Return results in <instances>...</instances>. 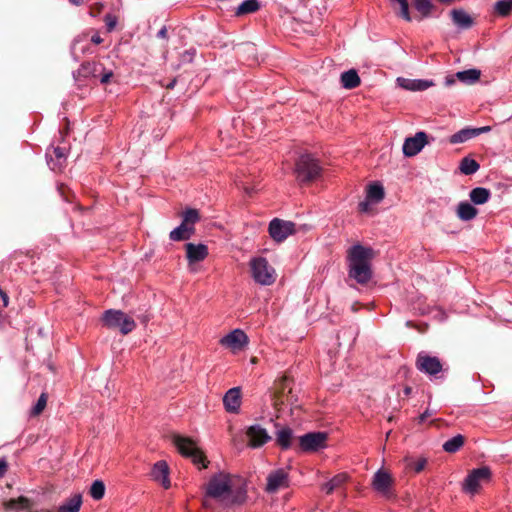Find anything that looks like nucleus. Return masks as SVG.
Instances as JSON below:
<instances>
[{
    "label": "nucleus",
    "mask_w": 512,
    "mask_h": 512,
    "mask_svg": "<svg viewBox=\"0 0 512 512\" xmlns=\"http://www.w3.org/2000/svg\"><path fill=\"white\" fill-rule=\"evenodd\" d=\"M236 185L243 189L244 192L248 195H251L254 192V188L249 187L246 182H243L241 180H236Z\"/></svg>",
    "instance_id": "nucleus-45"
},
{
    "label": "nucleus",
    "mask_w": 512,
    "mask_h": 512,
    "mask_svg": "<svg viewBox=\"0 0 512 512\" xmlns=\"http://www.w3.org/2000/svg\"><path fill=\"white\" fill-rule=\"evenodd\" d=\"M393 4V8H399L398 15L403 18L405 21L410 22L411 16L409 13V4L408 0H390Z\"/></svg>",
    "instance_id": "nucleus-35"
},
{
    "label": "nucleus",
    "mask_w": 512,
    "mask_h": 512,
    "mask_svg": "<svg viewBox=\"0 0 512 512\" xmlns=\"http://www.w3.org/2000/svg\"><path fill=\"white\" fill-rule=\"evenodd\" d=\"M102 8H103V4H101V3L96 4V11L97 12H100Z\"/></svg>",
    "instance_id": "nucleus-58"
},
{
    "label": "nucleus",
    "mask_w": 512,
    "mask_h": 512,
    "mask_svg": "<svg viewBox=\"0 0 512 512\" xmlns=\"http://www.w3.org/2000/svg\"><path fill=\"white\" fill-rule=\"evenodd\" d=\"M199 220V213L196 209H187L183 213L182 223L190 228H194V224Z\"/></svg>",
    "instance_id": "nucleus-38"
},
{
    "label": "nucleus",
    "mask_w": 512,
    "mask_h": 512,
    "mask_svg": "<svg viewBox=\"0 0 512 512\" xmlns=\"http://www.w3.org/2000/svg\"><path fill=\"white\" fill-rule=\"evenodd\" d=\"M432 413L427 409L419 416V422H424Z\"/></svg>",
    "instance_id": "nucleus-51"
},
{
    "label": "nucleus",
    "mask_w": 512,
    "mask_h": 512,
    "mask_svg": "<svg viewBox=\"0 0 512 512\" xmlns=\"http://www.w3.org/2000/svg\"><path fill=\"white\" fill-rule=\"evenodd\" d=\"M219 343L221 346L229 349L232 353H238L246 348L249 338L241 329H234L227 335L223 336Z\"/></svg>",
    "instance_id": "nucleus-9"
},
{
    "label": "nucleus",
    "mask_w": 512,
    "mask_h": 512,
    "mask_svg": "<svg viewBox=\"0 0 512 512\" xmlns=\"http://www.w3.org/2000/svg\"><path fill=\"white\" fill-rule=\"evenodd\" d=\"M151 476L153 480L159 482L165 489L170 487L169 467L165 461H158L154 464Z\"/></svg>",
    "instance_id": "nucleus-18"
},
{
    "label": "nucleus",
    "mask_w": 512,
    "mask_h": 512,
    "mask_svg": "<svg viewBox=\"0 0 512 512\" xmlns=\"http://www.w3.org/2000/svg\"><path fill=\"white\" fill-rule=\"evenodd\" d=\"M340 81L345 89H354L360 85V77L354 69L343 72Z\"/></svg>",
    "instance_id": "nucleus-24"
},
{
    "label": "nucleus",
    "mask_w": 512,
    "mask_h": 512,
    "mask_svg": "<svg viewBox=\"0 0 512 512\" xmlns=\"http://www.w3.org/2000/svg\"><path fill=\"white\" fill-rule=\"evenodd\" d=\"M81 70L84 75H91L93 77H99L102 84H107L113 76L111 70H106L101 63L87 62L81 65Z\"/></svg>",
    "instance_id": "nucleus-16"
},
{
    "label": "nucleus",
    "mask_w": 512,
    "mask_h": 512,
    "mask_svg": "<svg viewBox=\"0 0 512 512\" xmlns=\"http://www.w3.org/2000/svg\"><path fill=\"white\" fill-rule=\"evenodd\" d=\"M106 28L108 32L113 31L116 28L118 18L113 14H106L104 17Z\"/></svg>",
    "instance_id": "nucleus-42"
},
{
    "label": "nucleus",
    "mask_w": 512,
    "mask_h": 512,
    "mask_svg": "<svg viewBox=\"0 0 512 512\" xmlns=\"http://www.w3.org/2000/svg\"><path fill=\"white\" fill-rule=\"evenodd\" d=\"M473 131L475 132V137L482 134V133H486V132H489L491 130L490 126H483V127H480V128H472Z\"/></svg>",
    "instance_id": "nucleus-48"
},
{
    "label": "nucleus",
    "mask_w": 512,
    "mask_h": 512,
    "mask_svg": "<svg viewBox=\"0 0 512 512\" xmlns=\"http://www.w3.org/2000/svg\"><path fill=\"white\" fill-rule=\"evenodd\" d=\"M477 209L468 202H461L457 208V216L463 221H469L476 217Z\"/></svg>",
    "instance_id": "nucleus-26"
},
{
    "label": "nucleus",
    "mask_w": 512,
    "mask_h": 512,
    "mask_svg": "<svg viewBox=\"0 0 512 512\" xmlns=\"http://www.w3.org/2000/svg\"><path fill=\"white\" fill-rule=\"evenodd\" d=\"M453 23L460 29H468L473 24L471 16L462 9H454L451 11Z\"/></svg>",
    "instance_id": "nucleus-21"
},
{
    "label": "nucleus",
    "mask_w": 512,
    "mask_h": 512,
    "mask_svg": "<svg viewBox=\"0 0 512 512\" xmlns=\"http://www.w3.org/2000/svg\"><path fill=\"white\" fill-rule=\"evenodd\" d=\"M479 164L472 158L465 157L461 160L459 169L465 175H472L479 170Z\"/></svg>",
    "instance_id": "nucleus-30"
},
{
    "label": "nucleus",
    "mask_w": 512,
    "mask_h": 512,
    "mask_svg": "<svg viewBox=\"0 0 512 512\" xmlns=\"http://www.w3.org/2000/svg\"><path fill=\"white\" fill-rule=\"evenodd\" d=\"M46 404H47V395L45 393H42L39 396L36 404L32 408V411H31L32 415L37 416V415L41 414L42 411L45 409Z\"/></svg>",
    "instance_id": "nucleus-40"
},
{
    "label": "nucleus",
    "mask_w": 512,
    "mask_h": 512,
    "mask_svg": "<svg viewBox=\"0 0 512 512\" xmlns=\"http://www.w3.org/2000/svg\"><path fill=\"white\" fill-rule=\"evenodd\" d=\"M245 434L251 448H259L271 440L268 431L259 424L248 426Z\"/></svg>",
    "instance_id": "nucleus-13"
},
{
    "label": "nucleus",
    "mask_w": 512,
    "mask_h": 512,
    "mask_svg": "<svg viewBox=\"0 0 512 512\" xmlns=\"http://www.w3.org/2000/svg\"><path fill=\"white\" fill-rule=\"evenodd\" d=\"M91 41H92V43L99 45L103 42V39L101 38V36L99 34H94L91 37Z\"/></svg>",
    "instance_id": "nucleus-50"
},
{
    "label": "nucleus",
    "mask_w": 512,
    "mask_h": 512,
    "mask_svg": "<svg viewBox=\"0 0 512 512\" xmlns=\"http://www.w3.org/2000/svg\"><path fill=\"white\" fill-rule=\"evenodd\" d=\"M384 187L379 182H374L367 187L366 198L374 204L381 202L384 199Z\"/></svg>",
    "instance_id": "nucleus-22"
},
{
    "label": "nucleus",
    "mask_w": 512,
    "mask_h": 512,
    "mask_svg": "<svg viewBox=\"0 0 512 512\" xmlns=\"http://www.w3.org/2000/svg\"><path fill=\"white\" fill-rule=\"evenodd\" d=\"M28 505V500L24 497H20L18 499H12L7 503V508L15 509V508H26Z\"/></svg>",
    "instance_id": "nucleus-41"
},
{
    "label": "nucleus",
    "mask_w": 512,
    "mask_h": 512,
    "mask_svg": "<svg viewBox=\"0 0 512 512\" xmlns=\"http://www.w3.org/2000/svg\"><path fill=\"white\" fill-rule=\"evenodd\" d=\"M0 291H3V290L0 288Z\"/></svg>",
    "instance_id": "nucleus-61"
},
{
    "label": "nucleus",
    "mask_w": 512,
    "mask_h": 512,
    "mask_svg": "<svg viewBox=\"0 0 512 512\" xmlns=\"http://www.w3.org/2000/svg\"><path fill=\"white\" fill-rule=\"evenodd\" d=\"M157 36H158L159 38H166V37H167V29H166V27H162V28L158 31Z\"/></svg>",
    "instance_id": "nucleus-53"
},
{
    "label": "nucleus",
    "mask_w": 512,
    "mask_h": 512,
    "mask_svg": "<svg viewBox=\"0 0 512 512\" xmlns=\"http://www.w3.org/2000/svg\"><path fill=\"white\" fill-rule=\"evenodd\" d=\"M101 320L106 328L119 330L123 335L132 332L136 327L134 319L121 310H106Z\"/></svg>",
    "instance_id": "nucleus-5"
},
{
    "label": "nucleus",
    "mask_w": 512,
    "mask_h": 512,
    "mask_svg": "<svg viewBox=\"0 0 512 512\" xmlns=\"http://www.w3.org/2000/svg\"><path fill=\"white\" fill-rule=\"evenodd\" d=\"M280 402L281 401L278 398H276L274 401V405L277 407L280 404Z\"/></svg>",
    "instance_id": "nucleus-59"
},
{
    "label": "nucleus",
    "mask_w": 512,
    "mask_h": 512,
    "mask_svg": "<svg viewBox=\"0 0 512 512\" xmlns=\"http://www.w3.org/2000/svg\"><path fill=\"white\" fill-rule=\"evenodd\" d=\"M260 5L258 0H244L237 8V15H244L253 13L259 9Z\"/></svg>",
    "instance_id": "nucleus-34"
},
{
    "label": "nucleus",
    "mask_w": 512,
    "mask_h": 512,
    "mask_svg": "<svg viewBox=\"0 0 512 512\" xmlns=\"http://www.w3.org/2000/svg\"><path fill=\"white\" fill-rule=\"evenodd\" d=\"M265 491L273 494L280 489H286L290 486L289 473L285 468H278L271 471L267 476Z\"/></svg>",
    "instance_id": "nucleus-10"
},
{
    "label": "nucleus",
    "mask_w": 512,
    "mask_h": 512,
    "mask_svg": "<svg viewBox=\"0 0 512 512\" xmlns=\"http://www.w3.org/2000/svg\"><path fill=\"white\" fill-rule=\"evenodd\" d=\"M480 71L477 69H468L464 71H459L455 74V77L461 82L472 84L479 80Z\"/></svg>",
    "instance_id": "nucleus-28"
},
{
    "label": "nucleus",
    "mask_w": 512,
    "mask_h": 512,
    "mask_svg": "<svg viewBox=\"0 0 512 512\" xmlns=\"http://www.w3.org/2000/svg\"><path fill=\"white\" fill-rule=\"evenodd\" d=\"M346 475L345 474H338L334 476L331 480L324 483L322 485V490L325 491L327 494L332 493L336 488L341 486L346 481Z\"/></svg>",
    "instance_id": "nucleus-33"
},
{
    "label": "nucleus",
    "mask_w": 512,
    "mask_h": 512,
    "mask_svg": "<svg viewBox=\"0 0 512 512\" xmlns=\"http://www.w3.org/2000/svg\"><path fill=\"white\" fill-rule=\"evenodd\" d=\"M185 247L187 259L190 265L203 261L208 255V248L204 244L187 243Z\"/></svg>",
    "instance_id": "nucleus-19"
},
{
    "label": "nucleus",
    "mask_w": 512,
    "mask_h": 512,
    "mask_svg": "<svg viewBox=\"0 0 512 512\" xmlns=\"http://www.w3.org/2000/svg\"><path fill=\"white\" fill-rule=\"evenodd\" d=\"M53 153H54V155L56 156V158L58 160H65V158H66L65 151L61 147H54L53 148Z\"/></svg>",
    "instance_id": "nucleus-46"
},
{
    "label": "nucleus",
    "mask_w": 512,
    "mask_h": 512,
    "mask_svg": "<svg viewBox=\"0 0 512 512\" xmlns=\"http://www.w3.org/2000/svg\"><path fill=\"white\" fill-rule=\"evenodd\" d=\"M82 505V495L80 493L74 494L64 503H62L57 512H78Z\"/></svg>",
    "instance_id": "nucleus-23"
},
{
    "label": "nucleus",
    "mask_w": 512,
    "mask_h": 512,
    "mask_svg": "<svg viewBox=\"0 0 512 512\" xmlns=\"http://www.w3.org/2000/svg\"><path fill=\"white\" fill-rule=\"evenodd\" d=\"M491 476V470L487 466L473 469L465 478L462 489L465 493L474 495L484 484L490 482Z\"/></svg>",
    "instance_id": "nucleus-8"
},
{
    "label": "nucleus",
    "mask_w": 512,
    "mask_h": 512,
    "mask_svg": "<svg viewBox=\"0 0 512 512\" xmlns=\"http://www.w3.org/2000/svg\"><path fill=\"white\" fill-rule=\"evenodd\" d=\"M426 464H427L426 458L421 457L409 465L416 473H419L426 467Z\"/></svg>",
    "instance_id": "nucleus-43"
},
{
    "label": "nucleus",
    "mask_w": 512,
    "mask_h": 512,
    "mask_svg": "<svg viewBox=\"0 0 512 512\" xmlns=\"http://www.w3.org/2000/svg\"><path fill=\"white\" fill-rule=\"evenodd\" d=\"M173 444L181 455L191 458L194 464L201 465V468L207 467L205 457L195 440L189 437L175 435L173 436Z\"/></svg>",
    "instance_id": "nucleus-7"
},
{
    "label": "nucleus",
    "mask_w": 512,
    "mask_h": 512,
    "mask_svg": "<svg viewBox=\"0 0 512 512\" xmlns=\"http://www.w3.org/2000/svg\"><path fill=\"white\" fill-rule=\"evenodd\" d=\"M195 53H196L195 49H190V50L185 51L181 55L182 62H191L193 60V57L195 56Z\"/></svg>",
    "instance_id": "nucleus-44"
},
{
    "label": "nucleus",
    "mask_w": 512,
    "mask_h": 512,
    "mask_svg": "<svg viewBox=\"0 0 512 512\" xmlns=\"http://www.w3.org/2000/svg\"><path fill=\"white\" fill-rule=\"evenodd\" d=\"M394 480L389 472L384 469H379L375 472L372 479V488L385 498H392V486Z\"/></svg>",
    "instance_id": "nucleus-11"
},
{
    "label": "nucleus",
    "mask_w": 512,
    "mask_h": 512,
    "mask_svg": "<svg viewBox=\"0 0 512 512\" xmlns=\"http://www.w3.org/2000/svg\"><path fill=\"white\" fill-rule=\"evenodd\" d=\"M475 137V132L472 128H466L458 131L457 133L453 134L450 137V143L452 144H459L466 142L469 139H472Z\"/></svg>",
    "instance_id": "nucleus-32"
},
{
    "label": "nucleus",
    "mask_w": 512,
    "mask_h": 512,
    "mask_svg": "<svg viewBox=\"0 0 512 512\" xmlns=\"http://www.w3.org/2000/svg\"><path fill=\"white\" fill-rule=\"evenodd\" d=\"M490 191L483 187H477L470 191L469 197L472 203L481 205L486 203L490 198Z\"/></svg>",
    "instance_id": "nucleus-27"
},
{
    "label": "nucleus",
    "mask_w": 512,
    "mask_h": 512,
    "mask_svg": "<svg viewBox=\"0 0 512 512\" xmlns=\"http://www.w3.org/2000/svg\"><path fill=\"white\" fill-rule=\"evenodd\" d=\"M251 277L261 286H270L277 278L276 270L264 257H253L249 261Z\"/></svg>",
    "instance_id": "nucleus-3"
},
{
    "label": "nucleus",
    "mask_w": 512,
    "mask_h": 512,
    "mask_svg": "<svg viewBox=\"0 0 512 512\" xmlns=\"http://www.w3.org/2000/svg\"><path fill=\"white\" fill-rule=\"evenodd\" d=\"M307 225L297 226L292 221H286L279 218H274L270 221L268 226V232L270 237L277 243L285 241L290 235H293L299 231L308 230Z\"/></svg>",
    "instance_id": "nucleus-6"
},
{
    "label": "nucleus",
    "mask_w": 512,
    "mask_h": 512,
    "mask_svg": "<svg viewBox=\"0 0 512 512\" xmlns=\"http://www.w3.org/2000/svg\"><path fill=\"white\" fill-rule=\"evenodd\" d=\"M415 9L421 14L422 18H426L431 14L433 4L431 0H413Z\"/></svg>",
    "instance_id": "nucleus-36"
},
{
    "label": "nucleus",
    "mask_w": 512,
    "mask_h": 512,
    "mask_svg": "<svg viewBox=\"0 0 512 512\" xmlns=\"http://www.w3.org/2000/svg\"><path fill=\"white\" fill-rule=\"evenodd\" d=\"M374 251L360 244L353 245L347 252L349 277L359 284H366L372 277L371 260Z\"/></svg>",
    "instance_id": "nucleus-2"
},
{
    "label": "nucleus",
    "mask_w": 512,
    "mask_h": 512,
    "mask_svg": "<svg viewBox=\"0 0 512 512\" xmlns=\"http://www.w3.org/2000/svg\"><path fill=\"white\" fill-rule=\"evenodd\" d=\"M246 498L247 489L244 478L220 472L214 475L207 485L204 506L210 507L211 500L219 502L224 507L240 505L246 501Z\"/></svg>",
    "instance_id": "nucleus-1"
},
{
    "label": "nucleus",
    "mask_w": 512,
    "mask_h": 512,
    "mask_svg": "<svg viewBox=\"0 0 512 512\" xmlns=\"http://www.w3.org/2000/svg\"><path fill=\"white\" fill-rule=\"evenodd\" d=\"M71 4L75 6H80L83 4V0H69Z\"/></svg>",
    "instance_id": "nucleus-55"
},
{
    "label": "nucleus",
    "mask_w": 512,
    "mask_h": 512,
    "mask_svg": "<svg viewBox=\"0 0 512 512\" xmlns=\"http://www.w3.org/2000/svg\"><path fill=\"white\" fill-rule=\"evenodd\" d=\"M0 296L2 298V301H3V305L4 306H7L8 303H9V297L8 295L4 292V291H0Z\"/></svg>",
    "instance_id": "nucleus-52"
},
{
    "label": "nucleus",
    "mask_w": 512,
    "mask_h": 512,
    "mask_svg": "<svg viewBox=\"0 0 512 512\" xmlns=\"http://www.w3.org/2000/svg\"><path fill=\"white\" fill-rule=\"evenodd\" d=\"M411 391H412L411 387H405V388H404V394H405L406 396L410 395V394H411Z\"/></svg>",
    "instance_id": "nucleus-57"
},
{
    "label": "nucleus",
    "mask_w": 512,
    "mask_h": 512,
    "mask_svg": "<svg viewBox=\"0 0 512 512\" xmlns=\"http://www.w3.org/2000/svg\"><path fill=\"white\" fill-rule=\"evenodd\" d=\"M397 83L400 87L410 91H424L434 85V83L429 80L407 79L402 77L397 78Z\"/></svg>",
    "instance_id": "nucleus-20"
},
{
    "label": "nucleus",
    "mask_w": 512,
    "mask_h": 512,
    "mask_svg": "<svg viewBox=\"0 0 512 512\" xmlns=\"http://www.w3.org/2000/svg\"><path fill=\"white\" fill-rule=\"evenodd\" d=\"M292 435V430L284 427L276 433V441L283 449H287L291 445Z\"/></svg>",
    "instance_id": "nucleus-29"
},
{
    "label": "nucleus",
    "mask_w": 512,
    "mask_h": 512,
    "mask_svg": "<svg viewBox=\"0 0 512 512\" xmlns=\"http://www.w3.org/2000/svg\"><path fill=\"white\" fill-rule=\"evenodd\" d=\"M327 434L325 432H311L299 438V444L303 451H317L325 447Z\"/></svg>",
    "instance_id": "nucleus-12"
},
{
    "label": "nucleus",
    "mask_w": 512,
    "mask_h": 512,
    "mask_svg": "<svg viewBox=\"0 0 512 512\" xmlns=\"http://www.w3.org/2000/svg\"><path fill=\"white\" fill-rule=\"evenodd\" d=\"M441 3H451L453 0H438Z\"/></svg>",
    "instance_id": "nucleus-60"
},
{
    "label": "nucleus",
    "mask_w": 512,
    "mask_h": 512,
    "mask_svg": "<svg viewBox=\"0 0 512 512\" xmlns=\"http://www.w3.org/2000/svg\"><path fill=\"white\" fill-rule=\"evenodd\" d=\"M455 83V76H447L445 78V85L450 86Z\"/></svg>",
    "instance_id": "nucleus-54"
},
{
    "label": "nucleus",
    "mask_w": 512,
    "mask_h": 512,
    "mask_svg": "<svg viewBox=\"0 0 512 512\" xmlns=\"http://www.w3.org/2000/svg\"><path fill=\"white\" fill-rule=\"evenodd\" d=\"M193 233L194 228H190L181 222L178 227L170 232L169 237L172 241H182L189 239Z\"/></svg>",
    "instance_id": "nucleus-25"
},
{
    "label": "nucleus",
    "mask_w": 512,
    "mask_h": 512,
    "mask_svg": "<svg viewBox=\"0 0 512 512\" xmlns=\"http://www.w3.org/2000/svg\"><path fill=\"white\" fill-rule=\"evenodd\" d=\"M464 444V437L460 434L452 437L443 444V450L448 453L457 452Z\"/></svg>",
    "instance_id": "nucleus-31"
},
{
    "label": "nucleus",
    "mask_w": 512,
    "mask_h": 512,
    "mask_svg": "<svg viewBox=\"0 0 512 512\" xmlns=\"http://www.w3.org/2000/svg\"><path fill=\"white\" fill-rule=\"evenodd\" d=\"M242 395L240 387L229 389L223 397V405L228 413L237 414L240 411Z\"/></svg>",
    "instance_id": "nucleus-17"
},
{
    "label": "nucleus",
    "mask_w": 512,
    "mask_h": 512,
    "mask_svg": "<svg viewBox=\"0 0 512 512\" xmlns=\"http://www.w3.org/2000/svg\"><path fill=\"white\" fill-rule=\"evenodd\" d=\"M321 170L317 159L310 154H304L297 159L294 174L300 183H307L316 180L320 176Z\"/></svg>",
    "instance_id": "nucleus-4"
},
{
    "label": "nucleus",
    "mask_w": 512,
    "mask_h": 512,
    "mask_svg": "<svg viewBox=\"0 0 512 512\" xmlns=\"http://www.w3.org/2000/svg\"><path fill=\"white\" fill-rule=\"evenodd\" d=\"M425 132H417L415 136L409 137L404 141L403 154L408 157L417 155L427 143Z\"/></svg>",
    "instance_id": "nucleus-15"
},
{
    "label": "nucleus",
    "mask_w": 512,
    "mask_h": 512,
    "mask_svg": "<svg viewBox=\"0 0 512 512\" xmlns=\"http://www.w3.org/2000/svg\"><path fill=\"white\" fill-rule=\"evenodd\" d=\"M89 493L94 500H101L105 494L104 482L101 480H95L90 487Z\"/></svg>",
    "instance_id": "nucleus-37"
},
{
    "label": "nucleus",
    "mask_w": 512,
    "mask_h": 512,
    "mask_svg": "<svg viewBox=\"0 0 512 512\" xmlns=\"http://www.w3.org/2000/svg\"><path fill=\"white\" fill-rule=\"evenodd\" d=\"M416 367L419 371L430 376L438 374L442 370V364L437 357L430 356L425 352L418 354L416 359Z\"/></svg>",
    "instance_id": "nucleus-14"
},
{
    "label": "nucleus",
    "mask_w": 512,
    "mask_h": 512,
    "mask_svg": "<svg viewBox=\"0 0 512 512\" xmlns=\"http://www.w3.org/2000/svg\"><path fill=\"white\" fill-rule=\"evenodd\" d=\"M175 84H176V80L173 79L169 84H167V88L172 89L175 86Z\"/></svg>",
    "instance_id": "nucleus-56"
},
{
    "label": "nucleus",
    "mask_w": 512,
    "mask_h": 512,
    "mask_svg": "<svg viewBox=\"0 0 512 512\" xmlns=\"http://www.w3.org/2000/svg\"><path fill=\"white\" fill-rule=\"evenodd\" d=\"M370 204H372L371 201H369L367 198H365L364 201L359 203V210L361 212L367 213L370 210Z\"/></svg>",
    "instance_id": "nucleus-47"
},
{
    "label": "nucleus",
    "mask_w": 512,
    "mask_h": 512,
    "mask_svg": "<svg viewBox=\"0 0 512 512\" xmlns=\"http://www.w3.org/2000/svg\"><path fill=\"white\" fill-rule=\"evenodd\" d=\"M8 468L7 461L5 459H0V478L4 476Z\"/></svg>",
    "instance_id": "nucleus-49"
},
{
    "label": "nucleus",
    "mask_w": 512,
    "mask_h": 512,
    "mask_svg": "<svg viewBox=\"0 0 512 512\" xmlns=\"http://www.w3.org/2000/svg\"><path fill=\"white\" fill-rule=\"evenodd\" d=\"M494 9L497 14H499L502 17H505L509 15L512 10V0L498 1L495 3Z\"/></svg>",
    "instance_id": "nucleus-39"
}]
</instances>
